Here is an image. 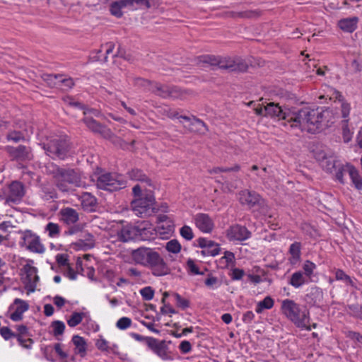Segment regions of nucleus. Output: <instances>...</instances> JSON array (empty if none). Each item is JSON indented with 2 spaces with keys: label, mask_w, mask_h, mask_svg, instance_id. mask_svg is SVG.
I'll return each mask as SVG.
<instances>
[{
  "label": "nucleus",
  "mask_w": 362,
  "mask_h": 362,
  "mask_svg": "<svg viewBox=\"0 0 362 362\" xmlns=\"http://www.w3.org/2000/svg\"><path fill=\"white\" fill-rule=\"evenodd\" d=\"M325 112L305 107L301 109L288 108L284 113V125L301 132H315L320 128Z\"/></svg>",
  "instance_id": "obj_1"
},
{
  "label": "nucleus",
  "mask_w": 362,
  "mask_h": 362,
  "mask_svg": "<svg viewBox=\"0 0 362 362\" xmlns=\"http://www.w3.org/2000/svg\"><path fill=\"white\" fill-rule=\"evenodd\" d=\"M47 173L51 175L57 187L62 192H69L75 187H84L80 171L69 168H60L54 163L46 167Z\"/></svg>",
  "instance_id": "obj_2"
},
{
  "label": "nucleus",
  "mask_w": 362,
  "mask_h": 362,
  "mask_svg": "<svg viewBox=\"0 0 362 362\" xmlns=\"http://www.w3.org/2000/svg\"><path fill=\"white\" fill-rule=\"evenodd\" d=\"M132 257L136 264L146 267L154 276H161L169 273V268L160 255L149 247H139L132 252Z\"/></svg>",
  "instance_id": "obj_3"
},
{
  "label": "nucleus",
  "mask_w": 362,
  "mask_h": 362,
  "mask_svg": "<svg viewBox=\"0 0 362 362\" xmlns=\"http://www.w3.org/2000/svg\"><path fill=\"white\" fill-rule=\"evenodd\" d=\"M144 186L136 185L133 189L135 199L132 202V209L134 214L139 217H146L154 212L155 198L153 192L148 189L142 191Z\"/></svg>",
  "instance_id": "obj_4"
},
{
  "label": "nucleus",
  "mask_w": 362,
  "mask_h": 362,
  "mask_svg": "<svg viewBox=\"0 0 362 362\" xmlns=\"http://www.w3.org/2000/svg\"><path fill=\"white\" fill-rule=\"evenodd\" d=\"M197 64L205 67L206 65L218 66L220 69L230 71H245L248 65L247 62L239 57H216L214 55H203L197 58Z\"/></svg>",
  "instance_id": "obj_5"
},
{
  "label": "nucleus",
  "mask_w": 362,
  "mask_h": 362,
  "mask_svg": "<svg viewBox=\"0 0 362 362\" xmlns=\"http://www.w3.org/2000/svg\"><path fill=\"white\" fill-rule=\"evenodd\" d=\"M281 310L282 313L298 327L311 330L308 325L310 321L309 311L291 299H285L281 302Z\"/></svg>",
  "instance_id": "obj_6"
},
{
  "label": "nucleus",
  "mask_w": 362,
  "mask_h": 362,
  "mask_svg": "<svg viewBox=\"0 0 362 362\" xmlns=\"http://www.w3.org/2000/svg\"><path fill=\"white\" fill-rule=\"evenodd\" d=\"M43 148L49 157L64 159L69 152V145L65 136H54L47 144H43Z\"/></svg>",
  "instance_id": "obj_7"
},
{
  "label": "nucleus",
  "mask_w": 362,
  "mask_h": 362,
  "mask_svg": "<svg viewBox=\"0 0 362 362\" xmlns=\"http://www.w3.org/2000/svg\"><path fill=\"white\" fill-rule=\"evenodd\" d=\"M21 235L19 245L27 250L36 253L43 254L46 248L42 243L40 237L31 230H19Z\"/></svg>",
  "instance_id": "obj_8"
},
{
  "label": "nucleus",
  "mask_w": 362,
  "mask_h": 362,
  "mask_svg": "<svg viewBox=\"0 0 362 362\" xmlns=\"http://www.w3.org/2000/svg\"><path fill=\"white\" fill-rule=\"evenodd\" d=\"M123 177L115 173H104L98 176L96 185L98 188L112 192L125 187Z\"/></svg>",
  "instance_id": "obj_9"
},
{
  "label": "nucleus",
  "mask_w": 362,
  "mask_h": 362,
  "mask_svg": "<svg viewBox=\"0 0 362 362\" xmlns=\"http://www.w3.org/2000/svg\"><path fill=\"white\" fill-rule=\"evenodd\" d=\"M25 194L23 185L17 181L12 182L10 185L2 189L0 198L8 205L19 203Z\"/></svg>",
  "instance_id": "obj_10"
},
{
  "label": "nucleus",
  "mask_w": 362,
  "mask_h": 362,
  "mask_svg": "<svg viewBox=\"0 0 362 362\" xmlns=\"http://www.w3.org/2000/svg\"><path fill=\"white\" fill-rule=\"evenodd\" d=\"M315 157L321 167L328 173L334 172L336 174L340 167L345 165L341 164L334 156L327 155L322 151L317 152Z\"/></svg>",
  "instance_id": "obj_11"
},
{
  "label": "nucleus",
  "mask_w": 362,
  "mask_h": 362,
  "mask_svg": "<svg viewBox=\"0 0 362 362\" xmlns=\"http://www.w3.org/2000/svg\"><path fill=\"white\" fill-rule=\"evenodd\" d=\"M23 281L27 289L28 295L33 293L35 291L37 284L39 281V276L37 275V269L30 264H26L23 268Z\"/></svg>",
  "instance_id": "obj_12"
},
{
  "label": "nucleus",
  "mask_w": 362,
  "mask_h": 362,
  "mask_svg": "<svg viewBox=\"0 0 362 362\" xmlns=\"http://www.w3.org/2000/svg\"><path fill=\"white\" fill-rule=\"evenodd\" d=\"M348 173L349 177L358 189H362V179L361 178L358 170L351 165L346 164L344 166L340 167L338 172L336 173V178L341 183H344V175Z\"/></svg>",
  "instance_id": "obj_13"
},
{
  "label": "nucleus",
  "mask_w": 362,
  "mask_h": 362,
  "mask_svg": "<svg viewBox=\"0 0 362 362\" xmlns=\"http://www.w3.org/2000/svg\"><path fill=\"white\" fill-rule=\"evenodd\" d=\"M150 89L151 91L163 98H180L183 95V92L177 87H171L157 83H153V87Z\"/></svg>",
  "instance_id": "obj_14"
},
{
  "label": "nucleus",
  "mask_w": 362,
  "mask_h": 362,
  "mask_svg": "<svg viewBox=\"0 0 362 362\" xmlns=\"http://www.w3.org/2000/svg\"><path fill=\"white\" fill-rule=\"evenodd\" d=\"M144 341L148 347L161 359L165 361L172 360L163 341H158L153 337H148L144 339Z\"/></svg>",
  "instance_id": "obj_15"
},
{
  "label": "nucleus",
  "mask_w": 362,
  "mask_h": 362,
  "mask_svg": "<svg viewBox=\"0 0 362 362\" xmlns=\"http://www.w3.org/2000/svg\"><path fill=\"white\" fill-rule=\"evenodd\" d=\"M227 238L230 241H244L251 236V233L247 228L239 224L230 226L226 231Z\"/></svg>",
  "instance_id": "obj_16"
},
{
  "label": "nucleus",
  "mask_w": 362,
  "mask_h": 362,
  "mask_svg": "<svg viewBox=\"0 0 362 362\" xmlns=\"http://www.w3.org/2000/svg\"><path fill=\"white\" fill-rule=\"evenodd\" d=\"M6 149L11 158L17 161H29L33 158L31 149L28 146L23 145L17 147L8 146Z\"/></svg>",
  "instance_id": "obj_17"
},
{
  "label": "nucleus",
  "mask_w": 362,
  "mask_h": 362,
  "mask_svg": "<svg viewBox=\"0 0 362 362\" xmlns=\"http://www.w3.org/2000/svg\"><path fill=\"white\" fill-rule=\"evenodd\" d=\"M28 309L29 305L25 300L16 298L8 308V312L11 313L9 317L14 322L20 321L23 319V313Z\"/></svg>",
  "instance_id": "obj_18"
},
{
  "label": "nucleus",
  "mask_w": 362,
  "mask_h": 362,
  "mask_svg": "<svg viewBox=\"0 0 362 362\" xmlns=\"http://www.w3.org/2000/svg\"><path fill=\"white\" fill-rule=\"evenodd\" d=\"M238 200L242 205L249 208L259 205L262 201L259 194L247 189L242 190L238 193Z\"/></svg>",
  "instance_id": "obj_19"
},
{
  "label": "nucleus",
  "mask_w": 362,
  "mask_h": 362,
  "mask_svg": "<svg viewBox=\"0 0 362 362\" xmlns=\"http://www.w3.org/2000/svg\"><path fill=\"white\" fill-rule=\"evenodd\" d=\"M194 221L197 228L203 233H209L214 228V221L206 214L199 213L196 214Z\"/></svg>",
  "instance_id": "obj_20"
},
{
  "label": "nucleus",
  "mask_w": 362,
  "mask_h": 362,
  "mask_svg": "<svg viewBox=\"0 0 362 362\" xmlns=\"http://www.w3.org/2000/svg\"><path fill=\"white\" fill-rule=\"evenodd\" d=\"M198 246L202 248V253L204 256H216L220 252L219 245L204 238L197 240Z\"/></svg>",
  "instance_id": "obj_21"
},
{
  "label": "nucleus",
  "mask_w": 362,
  "mask_h": 362,
  "mask_svg": "<svg viewBox=\"0 0 362 362\" xmlns=\"http://www.w3.org/2000/svg\"><path fill=\"white\" fill-rule=\"evenodd\" d=\"M137 240H150L157 235L155 228L148 221H143L137 225Z\"/></svg>",
  "instance_id": "obj_22"
},
{
  "label": "nucleus",
  "mask_w": 362,
  "mask_h": 362,
  "mask_svg": "<svg viewBox=\"0 0 362 362\" xmlns=\"http://www.w3.org/2000/svg\"><path fill=\"white\" fill-rule=\"evenodd\" d=\"M174 225L170 219L165 215H160L158 217V225L155 228L156 235H160L165 238L164 235H168L173 231Z\"/></svg>",
  "instance_id": "obj_23"
},
{
  "label": "nucleus",
  "mask_w": 362,
  "mask_h": 362,
  "mask_svg": "<svg viewBox=\"0 0 362 362\" xmlns=\"http://www.w3.org/2000/svg\"><path fill=\"white\" fill-rule=\"evenodd\" d=\"M83 121L87 127L95 133L100 134L105 138H111L112 132L106 127L98 123L90 117H85Z\"/></svg>",
  "instance_id": "obj_24"
},
{
  "label": "nucleus",
  "mask_w": 362,
  "mask_h": 362,
  "mask_svg": "<svg viewBox=\"0 0 362 362\" xmlns=\"http://www.w3.org/2000/svg\"><path fill=\"white\" fill-rule=\"evenodd\" d=\"M137 226L127 225L117 232L118 239L122 242L137 240Z\"/></svg>",
  "instance_id": "obj_25"
},
{
  "label": "nucleus",
  "mask_w": 362,
  "mask_h": 362,
  "mask_svg": "<svg viewBox=\"0 0 362 362\" xmlns=\"http://www.w3.org/2000/svg\"><path fill=\"white\" fill-rule=\"evenodd\" d=\"M288 108L282 109L279 104L274 103H269L264 106L265 117H270L272 118H278L284 121V113H286Z\"/></svg>",
  "instance_id": "obj_26"
},
{
  "label": "nucleus",
  "mask_w": 362,
  "mask_h": 362,
  "mask_svg": "<svg viewBox=\"0 0 362 362\" xmlns=\"http://www.w3.org/2000/svg\"><path fill=\"white\" fill-rule=\"evenodd\" d=\"M182 119L189 122V129L192 132L199 134H204L207 131L205 123L196 117L190 118L189 117H181Z\"/></svg>",
  "instance_id": "obj_27"
},
{
  "label": "nucleus",
  "mask_w": 362,
  "mask_h": 362,
  "mask_svg": "<svg viewBox=\"0 0 362 362\" xmlns=\"http://www.w3.org/2000/svg\"><path fill=\"white\" fill-rule=\"evenodd\" d=\"M95 346L102 352L117 354L118 346L117 344H110L103 336H99L95 341Z\"/></svg>",
  "instance_id": "obj_28"
},
{
  "label": "nucleus",
  "mask_w": 362,
  "mask_h": 362,
  "mask_svg": "<svg viewBox=\"0 0 362 362\" xmlns=\"http://www.w3.org/2000/svg\"><path fill=\"white\" fill-rule=\"evenodd\" d=\"M62 219L66 224H74L78 221V214L77 211L70 207L62 209L60 211Z\"/></svg>",
  "instance_id": "obj_29"
},
{
  "label": "nucleus",
  "mask_w": 362,
  "mask_h": 362,
  "mask_svg": "<svg viewBox=\"0 0 362 362\" xmlns=\"http://www.w3.org/2000/svg\"><path fill=\"white\" fill-rule=\"evenodd\" d=\"M309 279L305 276L301 271H298L292 274L291 276L288 284L295 288H298L304 284L308 283Z\"/></svg>",
  "instance_id": "obj_30"
},
{
  "label": "nucleus",
  "mask_w": 362,
  "mask_h": 362,
  "mask_svg": "<svg viewBox=\"0 0 362 362\" xmlns=\"http://www.w3.org/2000/svg\"><path fill=\"white\" fill-rule=\"evenodd\" d=\"M95 240L94 236L89 233H84L82 234L76 245L83 250H87L93 248L95 246Z\"/></svg>",
  "instance_id": "obj_31"
},
{
  "label": "nucleus",
  "mask_w": 362,
  "mask_h": 362,
  "mask_svg": "<svg viewBox=\"0 0 362 362\" xmlns=\"http://www.w3.org/2000/svg\"><path fill=\"white\" fill-rule=\"evenodd\" d=\"M357 23L358 18L353 17L341 19L339 21L338 25L344 32L352 33L356 29Z\"/></svg>",
  "instance_id": "obj_32"
},
{
  "label": "nucleus",
  "mask_w": 362,
  "mask_h": 362,
  "mask_svg": "<svg viewBox=\"0 0 362 362\" xmlns=\"http://www.w3.org/2000/svg\"><path fill=\"white\" fill-rule=\"evenodd\" d=\"M81 204L85 211H92L96 205V199L91 194L85 192L81 197Z\"/></svg>",
  "instance_id": "obj_33"
},
{
  "label": "nucleus",
  "mask_w": 362,
  "mask_h": 362,
  "mask_svg": "<svg viewBox=\"0 0 362 362\" xmlns=\"http://www.w3.org/2000/svg\"><path fill=\"white\" fill-rule=\"evenodd\" d=\"M289 262L291 264H296L300 260L301 245L298 242H295L291 245L289 248Z\"/></svg>",
  "instance_id": "obj_34"
},
{
  "label": "nucleus",
  "mask_w": 362,
  "mask_h": 362,
  "mask_svg": "<svg viewBox=\"0 0 362 362\" xmlns=\"http://www.w3.org/2000/svg\"><path fill=\"white\" fill-rule=\"evenodd\" d=\"M129 176L132 180H139L141 182L139 185L144 186L142 191L146 189V185H151V180L139 169L132 170L129 173Z\"/></svg>",
  "instance_id": "obj_35"
},
{
  "label": "nucleus",
  "mask_w": 362,
  "mask_h": 362,
  "mask_svg": "<svg viewBox=\"0 0 362 362\" xmlns=\"http://www.w3.org/2000/svg\"><path fill=\"white\" fill-rule=\"evenodd\" d=\"M30 133H33L32 129H30V132L27 129H25L24 131H11L8 133L6 138L8 141L16 143L21 140H24Z\"/></svg>",
  "instance_id": "obj_36"
},
{
  "label": "nucleus",
  "mask_w": 362,
  "mask_h": 362,
  "mask_svg": "<svg viewBox=\"0 0 362 362\" xmlns=\"http://www.w3.org/2000/svg\"><path fill=\"white\" fill-rule=\"evenodd\" d=\"M72 342L76 346V352L81 356H83L86 352V343L85 339L78 335H74L72 338Z\"/></svg>",
  "instance_id": "obj_37"
},
{
  "label": "nucleus",
  "mask_w": 362,
  "mask_h": 362,
  "mask_svg": "<svg viewBox=\"0 0 362 362\" xmlns=\"http://www.w3.org/2000/svg\"><path fill=\"white\" fill-rule=\"evenodd\" d=\"M274 301L270 296L265 297L262 300L257 303L255 311L262 313L264 309H271L274 306Z\"/></svg>",
  "instance_id": "obj_38"
},
{
  "label": "nucleus",
  "mask_w": 362,
  "mask_h": 362,
  "mask_svg": "<svg viewBox=\"0 0 362 362\" xmlns=\"http://www.w3.org/2000/svg\"><path fill=\"white\" fill-rule=\"evenodd\" d=\"M86 317V313L74 312L67 320V324L71 327H74L79 325Z\"/></svg>",
  "instance_id": "obj_39"
},
{
  "label": "nucleus",
  "mask_w": 362,
  "mask_h": 362,
  "mask_svg": "<svg viewBox=\"0 0 362 362\" xmlns=\"http://www.w3.org/2000/svg\"><path fill=\"white\" fill-rule=\"evenodd\" d=\"M61 75L45 74L42 78L43 81L50 87L59 86Z\"/></svg>",
  "instance_id": "obj_40"
},
{
  "label": "nucleus",
  "mask_w": 362,
  "mask_h": 362,
  "mask_svg": "<svg viewBox=\"0 0 362 362\" xmlns=\"http://www.w3.org/2000/svg\"><path fill=\"white\" fill-rule=\"evenodd\" d=\"M334 93L336 94L335 98L337 99H339L338 103L340 105L342 117H343V118H344V122L346 123L348 122L347 118H348L349 112H350V105H349V104H348L346 103H344V102L341 101L340 98L341 97V95L339 92L335 91Z\"/></svg>",
  "instance_id": "obj_41"
},
{
  "label": "nucleus",
  "mask_w": 362,
  "mask_h": 362,
  "mask_svg": "<svg viewBox=\"0 0 362 362\" xmlns=\"http://www.w3.org/2000/svg\"><path fill=\"white\" fill-rule=\"evenodd\" d=\"M45 231L48 233L49 237L52 238H57L60 233V227L57 223L49 222L45 228Z\"/></svg>",
  "instance_id": "obj_42"
},
{
  "label": "nucleus",
  "mask_w": 362,
  "mask_h": 362,
  "mask_svg": "<svg viewBox=\"0 0 362 362\" xmlns=\"http://www.w3.org/2000/svg\"><path fill=\"white\" fill-rule=\"evenodd\" d=\"M335 279L337 281H341L346 285L354 286V284L351 278L348 276L343 270L337 269L335 272Z\"/></svg>",
  "instance_id": "obj_43"
},
{
  "label": "nucleus",
  "mask_w": 362,
  "mask_h": 362,
  "mask_svg": "<svg viewBox=\"0 0 362 362\" xmlns=\"http://www.w3.org/2000/svg\"><path fill=\"white\" fill-rule=\"evenodd\" d=\"M83 325L90 332H96L99 330V325L91 319L88 313H86V317L84 318Z\"/></svg>",
  "instance_id": "obj_44"
},
{
  "label": "nucleus",
  "mask_w": 362,
  "mask_h": 362,
  "mask_svg": "<svg viewBox=\"0 0 362 362\" xmlns=\"http://www.w3.org/2000/svg\"><path fill=\"white\" fill-rule=\"evenodd\" d=\"M234 254L231 252L226 251L224 253V256L221 259V260H224L225 262H218V265L223 268L229 267L234 263Z\"/></svg>",
  "instance_id": "obj_45"
},
{
  "label": "nucleus",
  "mask_w": 362,
  "mask_h": 362,
  "mask_svg": "<svg viewBox=\"0 0 362 362\" xmlns=\"http://www.w3.org/2000/svg\"><path fill=\"white\" fill-rule=\"evenodd\" d=\"M303 269L304 271L303 272V274L309 279H310L314 270L316 269V265L313 262L306 260L303 265Z\"/></svg>",
  "instance_id": "obj_46"
},
{
  "label": "nucleus",
  "mask_w": 362,
  "mask_h": 362,
  "mask_svg": "<svg viewBox=\"0 0 362 362\" xmlns=\"http://www.w3.org/2000/svg\"><path fill=\"white\" fill-rule=\"evenodd\" d=\"M118 2L123 8L132 7L134 4H144L147 7H149V2L148 0H119Z\"/></svg>",
  "instance_id": "obj_47"
},
{
  "label": "nucleus",
  "mask_w": 362,
  "mask_h": 362,
  "mask_svg": "<svg viewBox=\"0 0 362 362\" xmlns=\"http://www.w3.org/2000/svg\"><path fill=\"white\" fill-rule=\"evenodd\" d=\"M205 285L210 289H216L218 288L221 283L217 277L209 275L204 281Z\"/></svg>",
  "instance_id": "obj_48"
},
{
  "label": "nucleus",
  "mask_w": 362,
  "mask_h": 362,
  "mask_svg": "<svg viewBox=\"0 0 362 362\" xmlns=\"http://www.w3.org/2000/svg\"><path fill=\"white\" fill-rule=\"evenodd\" d=\"M52 327L53 329V334L55 337L62 335L65 329V325L63 322L59 320L54 321L52 323Z\"/></svg>",
  "instance_id": "obj_49"
},
{
  "label": "nucleus",
  "mask_w": 362,
  "mask_h": 362,
  "mask_svg": "<svg viewBox=\"0 0 362 362\" xmlns=\"http://www.w3.org/2000/svg\"><path fill=\"white\" fill-rule=\"evenodd\" d=\"M181 236L186 240H191L194 238V233L191 227L188 226H182L180 230Z\"/></svg>",
  "instance_id": "obj_50"
},
{
  "label": "nucleus",
  "mask_w": 362,
  "mask_h": 362,
  "mask_svg": "<svg viewBox=\"0 0 362 362\" xmlns=\"http://www.w3.org/2000/svg\"><path fill=\"white\" fill-rule=\"evenodd\" d=\"M132 325V320L127 317H122L119 318L117 323L116 327L121 330H124L129 328Z\"/></svg>",
  "instance_id": "obj_51"
},
{
  "label": "nucleus",
  "mask_w": 362,
  "mask_h": 362,
  "mask_svg": "<svg viewBox=\"0 0 362 362\" xmlns=\"http://www.w3.org/2000/svg\"><path fill=\"white\" fill-rule=\"evenodd\" d=\"M166 250L173 253H178L180 251L181 246L176 240H172L167 243Z\"/></svg>",
  "instance_id": "obj_52"
},
{
  "label": "nucleus",
  "mask_w": 362,
  "mask_h": 362,
  "mask_svg": "<svg viewBox=\"0 0 362 362\" xmlns=\"http://www.w3.org/2000/svg\"><path fill=\"white\" fill-rule=\"evenodd\" d=\"M240 170V166L238 165H235L233 168H214L212 169L209 170V173L211 175L218 174L223 172H230V171H238Z\"/></svg>",
  "instance_id": "obj_53"
},
{
  "label": "nucleus",
  "mask_w": 362,
  "mask_h": 362,
  "mask_svg": "<svg viewBox=\"0 0 362 362\" xmlns=\"http://www.w3.org/2000/svg\"><path fill=\"white\" fill-rule=\"evenodd\" d=\"M114 49L115 44L112 42H109L101 45V47L98 49V53L104 52L105 55L107 57L110 54L113 52Z\"/></svg>",
  "instance_id": "obj_54"
},
{
  "label": "nucleus",
  "mask_w": 362,
  "mask_h": 362,
  "mask_svg": "<svg viewBox=\"0 0 362 362\" xmlns=\"http://www.w3.org/2000/svg\"><path fill=\"white\" fill-rule=\"evenodd\" d=\"M140 294L145 300H150L153 298L154 291L150 286H146L140 290Z\"/></svg>",
  "instance_id": "obj_55"
},
{
  "label": "nucleus",
  "mask_w": 362,
  "mask_h": 362,
  "mask_svg": "<svg viewBox=\"0 0 362 362\" xmlns=\"http://www.w3.org/2000/svg\"><path fill=\"white\" fill-rule=\"evenodd\" d=\"M309 297L312 298L313 302L314 304H318L322 301V292L319 288H313L311 291Z\"/></svg>",
  "instance_id": "obj_56"
},
{
  "label": "nucleus",
  "mask_w": 362,
  "mask_h": 362,
  "mask_svg": "<svg viewBox=\"0 0 362 362\" xmlns=\"http://www.w3.org/2000/svg\"><path fill=\"white\" fill-rule=\"evenodd\" d=\"M134 84L136 86L144 88L145 90H151L150 88L153 87V83L141 78H136L134 79Z\"/></svg>",
  "instance_id": "obj_57"
},
{
  "label": "nucleus",
  "mask_w": 362,
  "mask_h": 362,
  "mask_svg": "<svg viewBox=\"0 0 362 362\" xmlns=\"http://www.w3.org/2000/svg\"><path fill=\"white\" fill-rule=\"evenodd\" d=\"M173 296L178 307L181 308L182 309H185L189 306V300L183 298L180 294L174 293Z\"/></svg>",
  "instance_id": "obj_58"
},
{
  "label": "nucleus",
  "mask_w": 362,
  "mask_h": 362,
  "mask_svg": "<svg viewBox=\"0 0 362 362\" xmlns=\"http://www.w3.org/2000/svg\"><path fill=\"white\" fill-rule=\"evenodd\" d=\"M74 81L71 78H65L63 75H61L59 80V86L70 89L74 86Z\"/></svg>",
  "instance_id": "obj_59"
},
{
  "label": "nucleus",
  "mask_w": 362,
  "mask_h": 362,
  "mask_svg": "<svg viewBox=\"0 0 362 362\" xmlns=\"http://www.w3.org/2000/svg\"><path fill=\"white\" fill-rule=\"evenodd\" d=\"M123 7L117 1L113 2L110 6L111 13L116 17H121L122 16V9Z\"/></svg>",
  "instance_id": "obj_60"
},
{
  "label": "nucleus",
  "mask_w": 362,
  "mask_h": 362,
  "mask_svg": "<svg viewBox=\"0 0 362 362\" xmlns=\"http://www.w3.org/2000/svg\"><path fill=\"white\" fill-rule=\"evenodd\" d=\"M25 337H26L17 336V339L22 346L26 349H30L33 341L30 338Z\"/></svg>",
  "instance_id": "obj_61"
},
{
  "label": "nucleus",
  "mask_w": 362,
  "mask_h": 362,
  "mask_svg": "<svg viewBox=\"0 0 362 362\" xmlns=\"http://www.w3.org/2000/svg\"><path fill=\"white\" fill-rule=\"evenodd\" d=\"M90 58L95 62H106L107 56L105 55L104 52L98 53V49L92 52Z\"/></svg>",
  "instance_id": "obj_62"
},
{
  "label": "nucleus",
  "mask_w": 362,
  "mask_h": 362,
  "mask_svg": "<svg viewBox=\"0 0 362 362\" xmlns=\"http://www.w3.org/2000/svg\"><path fill=\"white\" fill-rule=\"evenodd\" d=\"M179 349L182 354H188L192 350V345L189 341L185 340L181 341L179 345Z\"/></svg>",
  "instance_id": "obj_63"
},
{
  "label": "nucleus",
  "mask_w": 362,
  "mask_h": 362,
  "mask_svg": "<svg viewBox=\"0 0 362 362\" xmlns=\"http://www.w3.org/2000/svg\"><path fill=\"white\" fill-rule=\"evenodd\" d=\"M347 336L350 339L358 342L359 344V345L362 346V335H361L359 333L356 332L349 331L347 333Z\"/></svg>",
  "instance_id": "obj_64"
}]
</instances>
